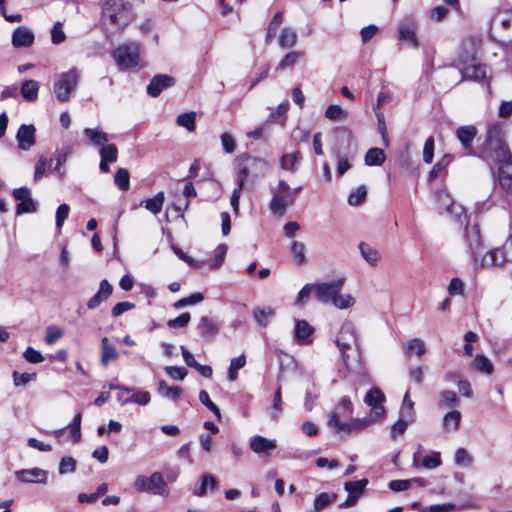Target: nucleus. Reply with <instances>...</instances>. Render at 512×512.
Masks as SVG:
<instances>
[{
    "mask_svg": "<svg viewBox=\"0 0 512 512\" xmlns=\"http://www.w3.org/2000/svg\"><path fill=\"white\" fill-rule=\"evenodd\" d=\"M78 80L79 72L76 68L59 74L56 77L53 87L56 98L61 102L68 101L71 93L74 92L77 87Z\"/></svg>",
    "mask_w": 512,
    "mask_h": 512,
    "instance_id": "0eeeda50",
    "label": "nucleus"
},
{
    "mask_svg": "<svg viewBox=\"0 0 512 512\" xmlns=\"http://www.w3.org/2000/svg\"><path fill=\"white\" fill-rule=\"evenodd\" d=\"M118 352L107 337L101 339V364L106 366L110 361L118 359Z\"/></svg>",
    "mask_w": 512,
    "mask_h": 512,
    "instance_id": "7c9ffc66",
    "label": "nucleus"
},
{
    "mask_svg": "<svg viewBox=\"0 0 512 512\" xmlns=\"http://www.w3.org/2000/svg\"><path fill=\"white\" fill-rule=\"evenodd\" d=\"M282 407V396H281V387H278L274 394L272 407L270 410V416L273 420H277L279 417V413Z\"/></svg>",
    "mask_w": 512,
    "mask_h": 512,
    "instance_id": "e2e57ef3",
    "label": "nucleus"
},
{
    "mask_svg": "<svg viewBox=\"0 0 512 512\" xmlns=\"http://www.w3.org/2000/svg\"><path fill=\"white\" fill-rule=\"evenodd\" d=\"M303 56L304 53L301 51H291L287 53L277 65L276 71L293 67Z\"/></svg>",
    "mask_w": 512,
    "mask_h": 512,
    "instance_id": "37998d69",
    "label": "nucleus"
},
{
    "mask_svg": "<svg viewBox=\"0 0 512 512\" xmlns=\"http://www.w3.org/2000/svg\"><path fill=\"white\" fill-rule=\"evenodd\" d=\"M62 336L63 330L61 328L57 326H48L46 328L45 343L48 345H52Z\"/></svg>",
    "mask_w": 512,
    "mask_h": 512,
    "instance_id": "0e129e2a",
    "label": "nucleus"
},
{
    "mask_svg": "<svg viewBox=\"0 0 512 512\" xmlns=\"http://www.w3.org/2000/svg\"><path fill=\"white\" fill-rule=\"evenodd\" d=\"M174 84V77L167 74H159L151 79L150 83L146 88V91L148 95L152 97H157L163 90L172 87Z\"/></svg>",
    "mask_w": 512,
    "mask_h": 512,
    "instance_id": "f3484780",
    "label": "nucleus"
},
{
    "mask_svg": "<svg viewBox=\"0 0 512 512\" xmlns=\"http://www.w3.org/2000/svg\"><path fill=\"white\" fill-rule=\"evenodd\" d=\"M384 401L385 396L380 389L372 388L367 392L365 402L370 406L374 419H381L384 416L385 408L382 405Z\"/></svg>",
    "mask_w": 512,
    "mask_h": 512,
    "instance_id": "dca6fc26",
    "label": "nucleus"
},
{
    "mask_svg": "<svg viewBox=\"0 0 512 512\" xmlns=\"http://www.w3.org/2000/svg\"><path fill=\"white\" fill-rule=\"evenodd\" d=\"M35 132L34 125L22 124L16 134L18 147L21 150L28 151L35 145Z\"/></svg>",
    "mask_w": 512,
    "mask_h": 512,
    "instance_id": "a211bd4d",
    "label": "nucleus"
},
{
    "mask_svg": "<svg viewBox=\"0 0 512 512\" xmlns=\"http://www.w3.org/2000/svg\"><path fill=\"white\" fill-rule=\"evenodd\" d=\"M416 24L414 19L405 18L398 26V39L401 42H405L413 47L419 46L418 37L416 35Z\"/></svg>",
    "mask_w": 512,
    "mask_h": 512,
    "instance_id": "2eb2a0df",
    "label": "nucleus"
},
{
    "mask_svg": "<svg viewBox=\"0 0 512 512\" xmlns=\"http://www.w3.org/2000/svg\"><path fill=\"white\" fill-rule=\"evenodd\" d=\"M277 447V443L275 439H268L263 436H253L249 442V448L255 454H264L269 456L271 451H273Z\"/></svg>",
    "mask_w": 512,
    "mask_h": 512,
    "instance_id": "6ab92c4d",
    "label": "nucleus"
},
{
    "mask_svg": "<svg viewBox=\"0 0 512 512\" xmlns=\"http://www.w3.org/2000/svg\"><path fill=\"white\" fill-rule=\"evenodd\" d=\"M203 299H204L203 294L200 292H196V293L191 294L188 297H185V298H182V299L176 301L174 303L173 307L175 309H181L186 306L198 304V303L202 302Z\"/></svg>",
    "mask_w": 512,
    "mask_h": 512,
    "instance_id": "864d4df0",
    "label": "nucleus"
},
{
    "mask_svg": "<svg viewBox=\"0 0 512 512\" xmlns=\"http://www.w3.org/2000/svg\"><path fill=\"white\" fill-rule=\"evenodd\" d=\"M506 262L512 263V234L502 248H495L485 252V255L481 258L480 267L487 269L501 266Z\"/></svg>",
    "mask_w": 512,
    "mask_h": 512,
    "instance_id": "6e6552de",
    "label": "nucleus"
},
{
    "mask_svg": "<svg viewBox=\"0 0 512 512\" xmlns=\"http://www.w3.org/2000/svg\"><path fill=\"white\" fill-rule=\"evenodd\" d=\"M246 161L247 164L239 167L236 173L237 187L235 189H239V191H242L244 184L248 178L250 166H258L263 169H266L268 166L266 161L259 158L248 157Z\"/></svg>",
    "mask_w": 512,
    "mask_h": 512,
    "instance_id": "4be33fe9",
    "label": "nucleus"
},
{
    "mask_svg": "<svg viewBox=\"0 0 512 512\" xmlns=\"http://www.w3.org/2000/svg\"><path fill=\"white\" fill-rule=\"evenodd\" d=\"M40 84L36 80H26L21 85V95L27 101H35L38 98Z\"/></svg>",
    "mask_w": 512,
    "mask_h": 512,
    "instance_id": "473e14b6",
    "label": "nucleus"
},
{
    "mask_svg": "<svg viewBox=\"0 0 512 512\" xmlns=\"http://www.w3.org/2000/svg\"><path fill=\"white\" fill-rule=\"evenodd\" d=\"M275 316V310L270 306L258 307L253 311V317L261 327L268 326L270 320Z\"/></svg>",
    "mask_w": 512,
    "mask_h": 512,
    "instance_id": "2f4dec72",
    "label": "nucleus"
},
{
    "mask_svg": "<svg viewBox=\"0 0 512 512\" xmlns=\"http://www.w3.org/2000/svg\"><path fill=\"white\" fill-rule=\"evenodd\" d=\"M362 258L371 266H376L381 260L380 252L372 245L366 242H360L358 245Z\"/></svg>",
    "mask_w": 512,
    "mask_h": 512,
    "instance_id": "c85d7f7f",
    "label": "nucleus"
},
{
    "mask_svg": "<svg viewBox=\"0 0 512 512\" xmlns=\"http://www.w3.org/2000/svg\"><path fill=\"white\" fill-rule=\"evenodd\" d=\"M438 406L440 408H451L458 404L459 398L454 391L444 390L440 392Z\"/></svg>",
    "mask_w": 512,
    "mask_h": 512,
    "instance_id": "09e8293b",
    "label": "nucleus"
},
{
    "mask_svg": "<svg viewBox=\"0 0 512 512\" xmlns=\"http://www.w3.org/2000/svg\"><path fill=\"white\" fill-rule=\"evenodd\" d=\"M141 46L137 42L120 44L112 53V57L119 70L125 71L134 68H142L140 59Z\"/></svg>",
    "mask_w": 512,
    "mask_h": 512,
    "instance_id": "39448f33",
    "label": "nucleus"
},
{
    "mask_svg": "<svg viewBox=\"0 0 512 512\" xmlns=\"http://www.w3.org/2000/svg\"><path fill=\"white\" fill-rule=\"evenodd\" d=\"M413 482L421 483L422 479L414 478L410 480H392L389 482L388 486L392 491L400 492L407 490Z\"/></svg>",
    "mask_w": 512,
    "mask_h": 512,
    "instance_id": "bf43d9fd",
    "label": "nucleus"
},
{
    "mask_svg": "<svg viewBox=\"0 0 512 512\" xmlns=\"http://www.w3.org/2000/svg\"><path fill=\"white\" fill-rule=\"evenodd\" d=\"M13 197L19 202L16 206V214L34 213L37 210V203L32 199L30 189L20 187L13 190Z\"/></svg>",
    "mask_w": 512,
    "mask_h": 512,
    "instance_id": "ddd939ff",
    "label": "nucleus"
},
{
    "mask_svg": "<svg viewBox=\"0 0 512 512\" xmlns=\"http://www.w3.org/2000/svg\"><path fill=\"white\" fill-rule=\"evenodd\" d=\"M404 352L407 356L421 357L426 353L425 342L419 338H413L405 344Z\"/></svg>",
    "mask_w": 512,
    "mask_h": 512,
    "instance_id": "e433bc0d",
    "label": "nucleus"
},
{
    "mask_svg": "<svg viewBox=\"0 0 512 512\" xmlns=\"http://www.w3.org/2000/svg\"><path fill=\"white\" fill-rule=\"evenodd\" d=\"M34 33L31 29L21 26L12 34V45L16 48L29 47L34 42Z\"/></svg>",
    "mask_w": 512,
    "mask_h": 512,
    "instance_id": "5701e85b",
    "label": "nucleus"
},
{
    "mask_svg": "<svg viewBox=\"0 0 512 512\" xmlns=\"http://www.w3.org/2000/svg\"><path fill=\"white\" fill-rule=\"evenodd\" d=\"M477 135V129L473 125L461 126L456 130V136L469 155L473 154L472 142Z\"/></svg>",
    "mask_w": 512,
    "mask_h": 512,
    "instance_id": "393cba45",
    "label": "nucleus"
},
{
    "mask_svg": "<svg viewBox=\"0 0 512 512\" xmlns=\"http://www.w3.org/2000/svg\"><path fill=\"white\" fill-rule=\"evenodd\" d=\"M191 319V314L189 312H184L180 314L178 317L171 319L168 321L167 325L170 328H183L188 325Z\"/></svg>",
    "mask_w": 512,
    "mask_h": 512,
    "instance_id": "69168bd1",
    "label": "nucleus"
},
{
    "mask_svg": "<svg viewBox=\"0 0 512 512\" xmlns=\"http://www.w3.org/2000/svg\"><path fill=\"white\" fill-rule=\"evenodd\" d=\"M368 483L367 479H361L357 481H348L344 484L347 497L344 501L338 503V507H351L359 498L363 495L364 489Z\"/></svg>",
    "mask_w": 512,
    "mask_h": 512,
    "instance_id": "4468645a",
    "label": "nucleus"
},
{
    "mask_svg": "<svg viewBox=\"0 0 512 512\" xmlns=\"http://www.w3.org/2000/svg\"><path fill=\"white\" fill-rule=\"evenodd\" d=\"M338 309H347L355 304V299L350 294L337 293L332 303Z\"/></svg>",
    "mask_w": 512,
    "mask_h": 512,
    "instance_id": "13d9d810",
    "label": "nucleus"
},
{
    "mask_svg": "<svg viewBox=\"0 0 512 512\" xmlns=\"http://www.w3.org/2000/svg\"><path fill=\"white\" fill-rule=\"evenodd\" d=\"M448 293L451 296L464 294V283L460 278L454 277L450 280L448 285Z\"/></svg>",
    "mask_w": 512,
    "mask_h": 512,
    "instance_id": "774afa93",
    "label": "nucleus"
},
{
    "mask_svg": "<svg viewBox=\"0 0 512 512\" xmlns=\"http://www.w3.org/2000/svg\"><path fill=\"white\" fill-rule=\"evenodd\" d=\"M199 401L207 407L214 415L215 417L220 420L221 419V412L220 409L217 407V405L211 401L209 394L205 390H201L199 392Z\"/></svg>",
    "mask_w": 512,
    "mask_h": 512,
    "instance_id": "6e6d98bb",
    "label": "nucleus"
},
{
    "mask_svg": "<svg viewBox=\"0 0 512 512\" xmlns=\"http://www.w3.org/2000/svg\"><path fill=\"white\" fill-rule=\"evenodd\" d=\"M301 187L292 189L287 182L280 180L276 187H271L272 198L269 202V209L273 215L283 216L287 208L295 202L296 195Z\"/></svg>",
    "mask_w": 512,
    "mask_h": 512,
    "instance_id": "20e7f679",
    "label": "nucleus"
},
{
    "mask_svg": "<svg viewBox=\"0 0 512 512\" xmlns=\"http://www.w3.org/2000/svg\"><path fill=\"white\" fill-rule=\"evenodd\" d=\"M100 156L103 160L114 163L118 158V149L114 144H105L100 149Z\"/></svg>",
    "mask_w": 512,
    "mask_h": 512,
    "instance_id": "4d7b16f0",
    "label": "nucleus"
},
{
    "mask_svg": "<svg viewBox=\"0 0 512 512\" xmlns=\"http://www.w3.org/2000/svg\"><path fill=\"white\" fill-rule=\"evenodd\" d=\"M472 366L475 370L488 375L492 374L494 371L492 362L484 355L475 356Z\"/></svg>",
    "mask_w": 512,
    "mask_h": 512,
    "instance_id": "a19ab883",
    "label": "nucleus"
},
{
    "mask_svg": "<svg viewBox=\"0 0 512 512\" xmlns=\"http://www.w3.org/2000/svg\"><path fill=\"white\" fill-rule=\"evenodd\" d=\"M438 202L443 206L447 212L455 214L457 217H460L464 214V208L460 205H455L452 203L450 196L444 192L441 191L437 195Z\"/></svg>",
    "mask_w": 512,
    "mask_h": 512,
    "instance_id": "f704fd0d",
    "label": "nucleus"
},
{
    "mask_svg": "<svg viewBox=\"0 0 512 512\" xmlns=\"http://www.w3.org/2000/svg\"><path fill=\"white\" fill-rule=\"evenodd\" d=\"M399 417L405 418L408 421H414V402L410 399L409 391H407L403 397L402 405L399 411Z\"/></svg>",
    "mask_w": 512,
    "mask_h": 512,
    "instance_id": "58836bf2",
    "label": "nucleus"
},
{
    "mask_svg": "<svg viewBox=\"0 0 512 512\" xmlns=\"http://www.w3.org/2000/svg\"><path fill=\"white\" fill-rule=\"evenodd\" d=\"M76 460L73 457H63L59 463V473L67 474L75 471Z\"/></svg>",
    "mask_w": 512,
    "mask_h": 512,
    "instance_id": "338daca9",
    "label": "nucleus"
},
{
    "mask_svg": "<svg viewBox=\"0 0 512 512\" xmlns=\"http://www.w3.org/2000/svg\"><path fill=\"white\" fill-rule=\"evenodd\" d=\"M133 20L131 6L125 0H104L101 5V23L113 32H122Z\"/></svg>",
    "mask_w": 512,
    "mask_h": 512,
    "instance_id": "7ed1b4c3",
    "label": "nucleus"
},
{
    "mask_svg": "<svg viewBox=\"0 0 512 512\" xmlns=\"http://www.w3.org/2000/svg\"><path fill=\"white\" fill-rule=\"evenodd\" d=\"M17 478L26 483H41L47 482L48 472L41 468L23 469L16 472Z\"/></svg>",
    "mask_w": 512,
    "mask_h": 512,
    "instance_id": "412c9836",
    "label": "nucleus"
},
{
    "mask_svg": "<svg viewBox=\"0 0 512 512\" xmlns=\"http://www.w3.org/2000/svg\"><path fill=\"white\" fill-rule=\"evenodd\" d=\"M462 415L458 410L447 412L442 418V429L445 433H454L458 431Z\"/></svg>",
    "mask_w": 512,
    "mask_h": 512,
    "instance_id": "cd10ccee",
    "label": "nucleus"
},
{
    "mask_svg": "<svg viewBox=\"0 0 512 512\" xmlns=\"http://www.w3.org/2000/svg\"><path fill=\"white\" fill-rule=\"evenodd\" d=\"M130 175L127 169L119 168L114 176V182L119 187V189L126 191L130 186Z\"/></svg>",
    "mask_w": 512,
    "mask_h": 512,
    "instance_id": "603ef678",
    "label": "nucleus"
},
{
    "mask_svg": "<svg viewBox=\"0 0 512 512\" xmlns=\"http://www.w3.org/2000/svg\"><path fill=\"white\" fill-rule=\"evenodd\" d=\"M124 392L130 393L129 397H126L122 401V405L134 403L140 406H146L151 400V395L148 391L140 390L132 387L123 388Z\"/></svg>",
    "mask_w": 512,
    "mask_h": 512,
    "instance_id": "a878e982",
    "label": "nucleus"
},
{
    "mask_svg": "<svg viewBox=\"0 0 512 512\" xmlns=\"http://www.w3.org/2000/svg\"><path fill=\"white\" fill-rule=\"evenodd\" d=\"M481 44V39L477 37H466L463 39L459 46L454 66L460 67L476 60Z\"/></svg>",
    "mask_w": 512,
    "mask_h": 512,
    "instance_id": "1a4fd4ad",
    "label": "nucleus"
},
{
    "mask_svg": "<svg viewBox=\"0 0 512 512\" xmlns=\"http://www.w3.org/2000/svg\"><path fill=\"white\" fill-rule=\"evenodd\" d=\"M112 292H113L112 285L106 279H103L100 282V287H99L98 292L88 300V302H87L88 309L93 310V309H96L97 307H99L103 301L107 300L110 297Z\"/></svg>",
    "mask_w": 512,
    "mask_h": 512,
    "instance_id": "b1692460",
    "label": "nucleus"
},
{
    "mask_svg": "<svg viewBox=\"0 0 512 512\" xmlns=\"http://www.w3.org/2000/svg\"><path fill=\"white\" fill-rule=\"evenodd\" d=\"M338 495L335 493H321L314 500L316 510H323L329 507L331 503L337 502Z\"/></svg>",
    "mask_w": 512,
    "mask_h": 512,
    "instance_id": "de8ad7c7",
    "label": "nucleus"
},
{
    "mask_svg": "<svg viewBox=\"0 0 512 512\" xmlns=\"http://www.w3.org/2000/svg\"><path fill=\"white\" fill-rule=\"evenodd\" d=\"M217 486V480L214 476L207 474L202 476L200 485L195 488L194 493L198 496H202L208 492L213 491Z\"/></svg>",
    "mask_w": 512,
    "mask_h": 512,
    "instance_id": "79ce46f5",
    "label": "nucleus"
},
{
    "mask_svg": "<svg viewBox=\"0 0 512 512\" xmlns=\"http://www.w3.org/2000/svg\"><path fill=\"white\" fill-rule=\"evenodd\" d=\"M367 195V190L365 186H359L357 189L352 191L348 197V203L352 206H357L361 204Z\"/></svg>",
    "mask_w": 512,
    "mask_h": 512,
    "instance_id": "052dcab7",
    "label": "nucleus"
},
{
    "mask_svg": "<svg viewBox=\"0 0 512 512\" xmlns=\"http://www.w3.org/2000/svg\"><path fill=\"white\" fill-rule=\"evenodd\" d=\"M306 245L300 241H293L290 246V251L293 256V260L298 265H304L306 263V255H305Z\"/></svg>",
    "mask_w": 512,
    "mask_h": 512,
    "instance_id": "c03bdc74",
    "label": "nucleus"
},
{
    "mask_svg": "<svg viewBox=\"0 0 512 512\" xmlns=\"http://www.w3.org/2000/svg\"><path fill=\"white\" fill-rule=\"evenodd\" d=\"M441 464V454L440 452L437 451H434L431 454L424 456L421 460L419 451L415 452L412 457V466L414 468L423 467L425 469L431 470L439 467Z\"/></svg>",
    "mask_w": 512,
    "mask_h": 512,
    "instance_id": "aec40b11",
    "label": "nucleus"
},
{
    "mask_svg": "<svg viewBox=\"0 0 512 512\" xmlns=\"http://www.w3.org/2000/svg\"><path fill=\"white\" fill-rule=\"evenodd\" d=\"M314 331V328L305 320H298L295 325L294 335L299 342L305 341Z\"/></svg>",
    "mask_w": 512,
    "mask_h": 512,
    "instance_id": "ea45409f",
    "label": "nucleus"
},
{
    "mask_svg": "<svg viewBox=\"0 0 512 512\" xmlns=\"http://www.w3.org/2000/svg\"><path fill=\"white\" fill-rule=\"evenodd\" d=\"M164 198V193L159 192L153 198L146 199L143 202L144 207L153 214H158L162 210Z\"/></svg>",
    "mask_w": 512,
    "mask_h": 512,
    "instance_id": "49530a36",
    "label": "nucleus"
},
{
    "mask_svg": "<svg viewBox=\"0 0 512 512\" xmlns=\"http://www.w3.org/2000/svg\"><path fill=\"white\" fill-rule=\"evenodd\" d=\"M246 364V357L244 354L232 358L228 370V378L230 381H235L238 377V371L242 369Z\"/></svg>",
    "mask_w": 512,
    "mask_h": 512,
    "instance_id": "8fccbe9b",
    "label": "nucleus"
},
{
    "mask_svg": "<svg viewBox=\"0 0 512 512\" xmlns=\"http://www.w3.org/2000/svg\"><path fill=\"white\" fill-rule=\"evenodd\" d=\"M466 241L470 250L473 265L475 267H480L481 258L485 253H482L483 243L480 230L477 226L474 225L466 229Z\"/></svg>",
    "mask_w": 512,
    "mask_h": 512,
    "instance_id": "9b49d317",
    "label": "nucleus"
},
{
    "mask_svg": "<svg viewBox=\"0 0 512 512\" xmlns=\"http://www.w3.org/2000/svg\"><path fill=\"white\" fill-rule=\"evenodd\" d=\"M84 136L88 139L92 146H104L108 142V135L100 128H85L83 130Z\"/></svg>",
    "mask_w": 512,
    "mask_h": 512,
    "instance_id": "c756f323",
    "label": "nucleus"
},
{
    "mask_svg": "<svg viewBox=\"0 0 512 512\" xmlns=\"http://www.w3.org/2000/svg\"><path fill=\"white\" fill-rule=\"evenodd\" d=\"M220 326L213 319L208 316H202L197 324V331L199 334L206 338L212 339L219 332Z\"/></svg>",
    "mask_w": 512,
    "mask_h": 512,
    "instance_id": "bb28decb",
    "label": "nucleus"
},
{
    "mask_svg": "<svg viewBox=\"0 0 512 512\" xmlns=\"http://www.w3.org/2000/svg\"><path fill=\"white\" fill-rule=\"evenodd\" d=\"M335 343L347 369L361 367V348L353 323L347 321L342 324Z\"/></svg>",
    "mask_w": 512,
    "mask_h": 512,
    "instance_id": "f03ea898",
    "label": "nucleus"
},
{
    "mask_svg": "<svg viewBox=\"0 0 512 512\" xmlns=\"http://www.w3.org/2000/svg\"><path fill=\"white\" fill-rule=\"evenodd\" d=\"M157 392L160 396L172 400H178L182 394V389L179 386H168L163 380L159 381Z\"/></svg>",
    "mask_w": 512,
    "mask_h": 512,
    "instance_id": "4c0bfd02",
    "label": "nucleus"
},
{
    "mask_svg": "<svg viewBox=\"0 0 512 512\" xmlns=\"http://www.w3.org/2000/svg\"><path fill=\"white\" fill-rule=\"evenodd\" d=\"M300 162L299 153L285 154L281 158V167L285 170L296 171Z\"/></svg>",
    "mask_w": 512,
    "mask_h": 512,
    "instance_id": "3c124183",
    "label": "nucleus"
},
{
    "mask_svg": "<svg viewBox=\"0 0 512 512\" xmlns=\"http://www.w3.org/2000/svg\"><path fill=\"white\" fill-rule=\"evenodd\" d=\"M137 492H145L166 497L169 495V487L160 472H154L150 476L139 475L133 482Z\"/></svg>",
    "mask_w": 512,
    "mask_h": 512,
    "instance_id": "423d86ee",
    "label": "nucleus"
},
{
    "mask_svg": "<svg viewBox=\"0 0 512 512\" xmlns=\"http://www.w3.org/2000/svg\"><path fill=\"white\" fill-rule=\"evenodd\" d=\"M454 461L457 465L469 467L472 464V457L464 448H458L454 455Z\"/></svg>",
    "mask_w": 512,
    "mask_h": 512,
    "instance_id": "680f3d73",
    "label": "nucleus"
},
{
    "mask_svg": "<svg viewBox=\"0 0 512 512\" xmlns=\"http://www.w3.org/2000/svg\"><path fill=\"white\" fill-rule=\"evenodd\" d=\"M195 116L194 112L180 114L176 123L178 126L185 127L188 131L192 132L195 130Z\"/></svg>",
    "mask_w": 512,
    "mask_h": 512,
    "instance_id": "5fc2aeb1",
    "label": "nucleus"
},
{
    "mask_svg": "<svg viewBox=\"0 0 512 512\" xmlns=\"http://www.w3.org/2000/svg\"><path fill=\"white\" fill-rule=\"evenodd\" d=\"M297 33L293 28L285 27L281 30L279 35V46L283 49L292 48L297 43Z\"/></svg>",
    "mask_w": 512,
    "mask_h": 512,
    "instance_id": "72a5a7b5",
    "label": "nucleus"
},
{
    "mask_svg": "<svg viewBox=\"0 0 512 512\" xmlns=\"http://www.w3.org/2000/svg\"><path fill=\"white\" fill-rule=\"evenodd\" d=\"M461 74V81H473L476 83L489 84L487 66L481 63L465 64L457 67Z\"/></svg>",
    "mask_w": 512,
    "mask_h": 512,
    "instance_id": "f8f14e48",
    "label": "nucleus"
},
{
    "mask_svg": "<svg viewBox=\"0 0 512 512\" xmlns=\"http://www.w3.org/2000/svg\"><path fill=\"white\" fill-rule=\"evenodd\" d=\"M344 279L339 278L332 282L314 284V294L322 303H333L337 293L341 292Z\"/></svg>",
    "mask_w": 512,
    "mask_h": 512,
    "instance_id": "9d476101",
    "label": "nucleus"
},
{
    "mask_svg": "<svg viewBox=\"0 0 512 512\" xmlns=\"http://www.w3.org/2000/svg\"><path fill=\"white\" fill-rule=\"evenodd\" d=\"M484 160L498 163V183L506 194H512V155L505 142L504 127L500 123L493 124L486 133V139L479 150Z\"/></svg>",
    "mask_w": 512,
    "mask_h": 512,
    "instance_id": "f257e3e1",
    "label": "nucleus"
},
{
    "mask_svg": "<svg viewBox=\"0 0 512 512\" xmlns=\"http://www.w3.org/2000/svg\"><path fill=\"white\" fill-rule=\"evenodd\" d=\"M386 160L384 151L380 148H370L364 157V162L367 166H380Z\"/></svg>",
    "mask_w": 512,
    "mask_h": 512,
    "instance_id": "c9c22d12",
    "label": "nucleus"
},
{
    "mask_svg": "<svg viewBox=\"0 0 512 512\" xmlns=\"http://www.w3.org/2000/svg\"><path fill=\"white\" fill-rule=\"evenodd\" d=\"M325 117L331 121H345L348 118V112L339 105H329L325 111Z\"/></svg>",
    "mask_w": 512,
    "mask_h": 512,
    "instance_id": "a18cd8bd",
    "label": "nucleus"
}]
</instances>
